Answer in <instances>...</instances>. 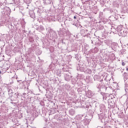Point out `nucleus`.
<instances>
[{"instance_id":"nucleus-1","label":"nucleus","mask_w":128,"mask_h":128,"mask_svg":"<svg viewBox=\"0 0 128 128\" xmlns=\"http://www.w3.org/2000/svg\"><path fill=\"white\" fill-rule=\"evenodd\" d=\"M116 30L118 32V36H126L128 35V32L126 30H124V26L122 25H120L116 28Z\"/></svg>"},{"instance_id":"nucleus-2","label":"nucleus","mask_w":128,"mask_h":128,"mask_svg":"<svg viewBox=\"0 0 128 128\" xmlns=\"http://www.w3.org/2000/svg\"><path fill=\"white\" fill-rule=\"evenodd\" d=\"M86 94L88 96V98H91V96H94V92H92V90H88L86 93Z\"/></svg>"},{"instance_id":"nucleus-3","label":"nucleus","mask_w":128,"mask_h":128,"mask_svg":"<svg viewBox=\"0 0 128 128\" xmlns=\"http://www.w3.org/2000/svg\"><path fill=\"white\" fill-rule=\"evenodd\" d=\"M108 102L111 106H114V100H112V98H111L110 99H108Z\"/></svg>"},{"instance_id":"nucleus-4","label":"nucleus","mask_w":128,"mask_h":128,"mask_svg":"<svg viewBox=\"0 0 128 128\" xmlns=\"http://www.w3.org/2000/svg\"><path fill=\"white\" fill-rule=\"evenodd\" d=\"M104 44H106V46H110V44H112V41L107 40H104Z\"/></svg>"},{"instance_id":"nucleus-5","label":"nucleus","mask_w":128,"mask_h":128,"mask_svg":"<svg viewBox=\"0 0 128 128\" xmlns=\"http://www.w3.org/2000/svg\"><path fill=\"white\" fill-rule=\"evenodd\" d=\"M83 122L84 126H88L90 124V121L88 119H84Z\"/></svg>"},{"instance_id":"nucleus-6","label":"nucleus","mask_w":128,"mask_h":128,"mask_svg":"<svg viewBox=\"0 0 128 128\" xmlns=\"http://www.w3.org/2000/svg\"><path fill=\"white\" fill-rule=\"evenodd\" d=\"M75 112H76L74 109H71L69 110V114L71 116H74V114Z\"/></svg>"},{"instance_id":"nucleus-7","label":"nucleus","mask_w":128,"mask_h":128,"mask_svg":"<svg viewBox=\"0 0 128 128\" xmlns=\"http://www.w3.org/2000/svg\"><path fill=\"white\" fill-rule=\"evenodd\" d=\"M101 94L103 95V100H106L108 97L106 96V94L104 93H101Z\"/></svg>"},{"instance_id":"nucleus-8","label":"nucleus","mask_w":128,"mask_h":128,"mask_svg":"<svg viewBox=\"0 0 128 128\" xmlns=\"http://www.w3.org/2000/svg\"><path fill=\"white\" fill-rule=\"evenodd\" d=\"M100 83H99L97 84L98 88H102V84H100V82H101V84H102V81H100Z\"/></svg>"},{"instance_id":"nucleus-9","label":"nucleus","mask_w":128,"mask_h":128,"mask_svg":"<svg viewBox=\"0 0 128 128\" xmlns=\"http://www.w3.org/2000/svg\"><path fill=\"white\" fill-rule=\"evenodd\" d=\"M100 77L98 75H95L94 77V80H98Z\"/></svg>"},{"instance_id":"nucleus-10","label":"nucleus","mask_w":128,"mask_h":128,"mask_svg":"<svg viewBox=\"0 0 128 128\" xmlns=\"http://www.w3.org/2000/svg\"><path fill=\"white\" fill-rule=\"evenodd\" d=\"M128 74V73L124 72V74H122L124 78H126V80H128V78H126V75Z\"/></svg>"},{"instance_id":"nucleus-11","label":"nucleus","mask_w":128,"mask_h":128,"mask_svg":"<svg viewBox=\"0 0 128 128\" xmlns=\"http://www.w3.org/2000/svg\"><path fill=\"white\" fill-rule=\"evenodd\" d=\"M111 92H114V90L112 88V87H106V90H110Z\"/></svg>"},{"instance_id":"nucleus-12","label":"nucleus","mask_w":128,"mask_h":128,"mask_svg":"<svg viewBox=\"0 0 128 128\" xmlns=\"http://www.w3.org/2000/svg\"><path fill=\"white\" fill-rule=\"evenodd\" d=\"M98 52V48H96V47H95L94 48V52L95 53H96V52Z\"/></svg>"},{"instance_id":"nucleus-13","label":"nucleus","mask_w":128,"mask_h":128,"mask_svg":"<svg viewBox=\"0 0 128 128\" xmlns=\"http://www.w3.org/2000/svg\"><path fill=\"white\" fill-rule=\"evenodd\" d=\"M122 66H126V63H124V62H122Z\"/></svg>"},{"instance_id":"nucleus-14","label":"nucleus","mask_w":128,"mask_h":128,"mask_svg":"<svg viewBox=\"0 0 128 128\" xmlns=\"http://www.w3.org/2000/svg\"><path fill=\"white\" fill-rule=\"evenodd\" d=\"M74 20H76V16H74Z\"/></svg>"},{"instance_id":"nucleus-15","label":"nucleus","mask_w":128,"mask_h":128,"mask_svg":"<svg viewBox=\"0 0 128 128\" xmlns=\"http://www.w3.org/2000/svg\"><path fill=\"white\" fill-rule=\"evenodd\" d=\"M126 70L127 71H128V68H126Z\"/></svg>"},{"instance_id":"nucleus-16","label":"nucleus","mask_w":128,"mask_h":128,"mask_svg":"<svg viewBox=\"0 0 128 128\" xmlns=\"http://www.w3.org/2000/svg\"><path fill=\"white\" fill-rule=\"evenodd\" d=\"M127 8L128 9V6H127Z\"/></svg>"},{"instance_id":"nucleus-17","label":"nucleus","mask_w":128,"mask_h":128,"mask_svg":"<svg viewBox=\"0 0 128 128\" xmlns=\"http://www.w3.org/2000/svg\"><path fill=\"white\" fill-rule=\"evenodd\" d=\"M65 80H67L66 79V78H65Z\"/></svg>"},{"instance_id":"nucleus-18","label":"nucleus","mask_w":128,"mask_h":128,"mask_svg":"<svg viewBox=\"0 0 128 128\" xmlns=\"http://www.w3.org/2000/svg\"><path fill=\"white\" fill-rule=\"evenodd\" d=\"M99 118H100V116H99Z\"/></svg>"}]
</instances>
